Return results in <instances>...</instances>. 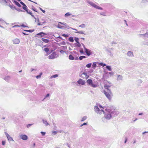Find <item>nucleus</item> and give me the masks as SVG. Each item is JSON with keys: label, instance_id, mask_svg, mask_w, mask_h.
Masks as SVG:
<instances>
[{"label": "nucleus", "instance_id": "obj_16", "mask_svg": "<svg viewBox=\"0 0 148 148\" xmlns=\"http://www.w3.org/2000/svg\"><path fill=\"white\" fill-rule=\"evenodd\" d=\"M106 51H107L110 56H113V53L111 52V50L108 48H106Z\"/></svg>", "mask_w": 148, "mask_h": 148}, {"label": "nucleus", "instance_id": "obj_45", "mask_svg": "<svg viewBox=\"0 0 148 148\" xmlns=\"http://www.w3.org/2000/svg\"><path fill=\"white\" fill-rule=\"evenodd\" d=\"M57 27L59 28H60V29H62L63 28V27L62 26H61V25H60L58 24V26H57Z\"/></svg>", "mask_w": 148, "mask_h": 148}, {"label": "nucleus", "instance_id": "obj_64", "mask_svg": "<svg viewBox=\"0 0 148 148\" xmlns=\"http://www.w3.org/2000/svg\"><path fill=\"white\" fill-rule=\"evenodd\" d=\"M57 133V132L56 131H54L52 132V133L54 134H56Z\"/></svg>", "mask_w": 148, "mask_h": 148}, {"label": "nucleus", "instance_id": "obj_42", "mask_svg": "<svg viewBox=\"0 0 148 148\" xmlns=\"http://www.w3.org/2000/svg\"><path fill=\"white\" fill-rule=\"evenodd\" d=\"M75 45L76 46L78 47H80L81 46V44H80L79 42L77 43Z\"/></svg>", "mask_w": 148, "mask_h": 148}, {"label": "nucleus", "instance_id": "obj_39", "mask_svg": "<svg viewBox=\"0 0 148 148\" xmlns=\"http://www.w3.org/2000/svg\"><path fill=\"white\" fill-rule=\"evenodd\" d=\"M141 35L148 38V32H146L145 34H141Z\"/></svg>", "mask_w": 148, "mask_h": 148}, {"label": "nucleus", "instance_id": "obj_14", "mask_svg": "<svg viewBox=\"0 0 148 148\" xmlns=\"http://www.w3.org/2000/svg\"><path fill=\"white\" fill-rule=\"evenodd\" d=\"M13 43L15 44H19L20 42L19 39L18 38H16L12 40Z\"/></svg>", "mask_w": 148, "mask_h": 148}, {"label": "nucleus", "instance_id": "obj_54", "mask_svg": "<svg viewBox=\"0 0 148 148\" xmlns=\"http://www.w3.org/2000/svg\"><path fill=\"white\" fill-rule=\"evenodd\" d=\"M19 27V25H14L12 27V28H15V27Z\"/></svg>", "mask_w": 148, "mask_h": 148}, {"label": "nucleus", "instance_id": "obj_31", "mask_svg": "<svg viewBox=\"0 0 148 148\" xmlns=\"http://www.w3.org/2000/svg\"><path fill=\"white\" fill-rule=\"evenodd\" d=\"M45 34L43 32H40L37 34V35L40 36L41 37H42L43 35H42Z\"/></svg>", "mask_w": 148, "mask_h": 148}, {"label": "nucleus", "instance_id": "obj_59", "mask_svg": "<svg viewBox=\"0 0 148 148\" xmlns=\"http://www.w3.org/2000/svg\"><path fill=\"white\" fill-rule=\"evenodd\" d=\"M66 145L69 147H70V145L68 143H66Z\"/></svg>", "mask_w": 148, "mask_h": 148}, {"label": "nucleus", "instance_id": "obj_33", "mask_svg": "<svg viewBox=\"0 0 148 148\" xmlns=\"http://www.w3.org/2000/svg\"><path fill=\"white\" fill-rule=\"evenodd\" d=\"M87 118V117L86 116H83L82 118V120H81V121H84Z\"/></svg>", "mask_w": 148, "mask_h": 148}, {"label": "nucleus", "instance_id": "obj_49", "mask_svg": "<svg viewBox=\"0 0 148 148\" xmlns=\"http://www.w3.org/2000/svg\"><path fill=\"white\" fill-rule=\"evenodd\" d=\"M62 36H64V37H68V35L66 34H63Z\"/></svg>", "mask_w": 148, "mask_h": 148}, {"label": "nucleus", "instance_id": "obj_61", "mask_svg": "<svg viewBox=\"0 0 148 148\" xmlns=\"http://www.w3.org/2000/svg\"><path fill=\"white\" fill-rule=\"evenodd\" d=\"M69 27L70 28V29H72L73 30H75L76 31H77V30L76 29L73 28H72V27Z\"/></svg>", "mask_w": 148, "mask_h": 148}, {"label": "nucleus", "instance_id": "obj_3", "mask_svg": "<svg viewBox=\"0 0 148 148\" xmlns=\"http://www.w3.org/2000/svg\"><path fill=\"white\" fill-rule=\"evenodd\" d=\"M94 108L95 112L97 114H100L102 113H103L104 114V115H105L106 114L105 112V110L104 111L102 109H99L98 107L96 106H95L94 107ZM104 116L105 115H104Z\"/></svg>", "mask_w": 148, "mask_h": 148}, {"label": "nucleus", "instance_id": "obj_51", "mask_svg": "<svg viewBox=\"0 0 148 148\" xmlns=\"http://www.w3.org/2000/svg\"><path fill=\"white\" fill-rule=\"evenodd\" d=\"M1 143L2 145H5V141L3 140L2 141Z\"/></svg>", "mask_w": 148, "mask_h": 148}, {"label": "nucleus", "instance_id": "obj_46", "mask_svg": "<svg viewBox=\"0 0 148 148\" xmlns=\"http://www.w3.org/2000/svg\"><path fill=\"white\" fill-rule=\"evenodd\" d=\"M40 133L42 134V136H45L46 134L45 132H40Z\"/></svg>", "mask_w": 148, "mask_h": 148}, {"label": "nucleus", "instance_id": "obj_32", "mask_svg": "<svg viewBox=\"0 0 148 148\" xmlns=\"http://www.w3.org/2000/svg\"><path fill=\"white\" fill-rule=\"evenodd\" d=\"M106 68L108 71H111L112 70L111 67L109 66H107Z\"/></svg>", "mask_w": 148, "mask_h": 148}, {"label": "nucleus", "instance_id": "obj_55", "mask_svg": "<svg viewBox=\"0 0 148 148\" xmlns=\"http://www.w3.org/2000/svg\"><path fill=\"white\" fill-rule=\"evenodd\" d=\"M20 3L23 6H25V5L24 3H23V2L21 1Z\"/></svg>", "mask_w": 148, "mask_h": 148}, {"label": "nucleus", "instance_id": "obj_63", "mask_svg": "<svg viewBox=\"0 0 148 148\" xmlns=\"http://www.w3.org/2000/svg\"><path fill=\"white\" fill-rule=\"evenodd\" d=\"M69 27L70 28V29H72L73 30H75L76 31H77V30L76 29L73 28H72V27Z\"/></svg>", "mask_w": 148, "mask_h": 148}, {"label": "nucleus", "instance_id": "obj_15", "mask_svg": "<svg viewBox=\"0 0 148 148\" xmlns=\"http://www.w3.org/2000/svg\"><path fill=\"white\" fill-rule=\"evenodd\" d=\"M44 50L47 53V54L45 55L46 56H47L50 53L49 49L48 48L46 47L45 48Z\"/></svg>", "mask_w": 148, "mask_h": 148}, {"label": "nucleus", "instance_id": "obj_4", "mask_svg": "<svg viewBox=\"0 0 148 148\" xmlns=\"http://www.w3.org/2000/svg\"><path fill=\"white\" fill-rule=\"evenodd\" d=\"M87 2L89 5H90V6L95 8L96 9L100 10H103V8H102L99 6H98L97 5L95 4V3H93V2L90 1H87Z\"/></svg>", "mask_w": 148, "mask_h": 148}, {"label": "nucleus", "instance_id": "obj_13", "mask_svg": "<svg viewBox=\"0 0 148 148\" xmlns=\"http://www.w3.org/2000/svg\"><path fill=\"white\" fill-rule=\"evenodd\" d=\"M77 83L79 84H81L82 85H84L85 83V81L82 79H80L77 81Z\"/></svg>", "mask_w": 148, "mask_h": 148}, {"label": "nucleus", "instance_id": "obj_53", "mask_svg": "<svg viewBox=\"0 0 148 148\" xmlns=\"http://www.w3.org/2000/svg\"><path fill=\"white\" fill-rule=\"evenodd\" d=\"M40 10H41L43 13H45V10H43L41 8H39Z\"/></svg>", "mask_w": 148, "mask_h": 148}, {"label": "nucleus", "instance_id": "obj_2", "mask_svg": "<svg viewBox=\"0 0 148 148\" xmlns=\"http://www.w3.org/2000/svg\"><path fill=\"white\" fill-rule=\"evenodd\" d=\"M103 92L107 98L110 101L111 100L113 96V94L111 90H109V91L108 92L104 90Z\"/></svg>", "mask_w": 148, "mask_h": 148}, {"label": "nucleus", "instance_id": "obj_22", "mask_svg": "<svg viewBox=\"0 0 148 148\" xmlns=\"http://www.w3.org/2000/svg\"><path fill=\"white\" fill-rule=\"evenodd\" d=\"M41 40H42V41L44 42H45L46 43H47L49 41V40L47 39H46L42 38L41 39Z\"/></svg>", "mask_w": 148, "mask_h": 148}, {"label": "nucleus", "instance_id": "obj_23", "mask_svg": "<svg viewBox=\"0 0 148 148\" xmlns=\"http://www.w3.org/2000/svg\"><path fill=\"white\" fill-rule=\"evenodd\" d=\"M14 3L16 5H17L18 7H21V5L20 4V3H18L17 1H14Z\"/></svg>", "mask_w": 148, "mask_h": 148}, {"label": "nucleus", "instance_id": "obj_17", "mask_svg": "<svg viewBox=\"0 0 148 148\" xmlns=\"http://www.w3.org/2000/svg\"><path fill=\"white\" fill-rule=\"evenodd\" d=\"M123 77L122 75H117V80L118 81L123 79Z\"/></svg>", "mask_w": 148, "mask_h": 148}, {"label": "nucleus", "instance_id": "obj_5", "mask_svg": "<svg viewBox=\"0 0 148 148\" xmlns=\"http://www.w3.org/2000/svg\"><path fill=\"white\" fill-rule=\"evenodd\" d=\"M87 2L89 5H90V6L95 8L96 9L100 10H103V8H102L99 6H98L97 5L95 4V3H93V2L90 1H87Z\"/></svg>", "mask_w": 148, "mask_h": 148}, {"label": "nucleus", "instance_id": "obj_48", "mask_svg": "<svg viewBox=\"0 0 148 148\" xmlns=\"http://www.w3.org/2000/svg\"><path fill=\"white\" fill-rule=\"evenodd\" d=\"M49 94H47L45 96V97L44 98V99H43V100L44 99H45V98H47V97H49Z\"/></svg>", "mask_w": 148, "mask_h": 148}, {"label": "nucleus", "instance_id": "obj_37", "mask_svg": "<svg viewBox=\"0 0 148 148\" xmlns=\"http://www.w3.org/2000/svg\"><path fill=\"white\" fill-rule=\"evenodd\" d=\"M99 64L101 65V66L104 67L105 66H106V64H105L103 63L102 62L100 63Z\"/></svg>", "mask_w": 148, "mask_h": 148}, {"label": "nucleus", "instance_id": "obj_57", "mask_svg": "<svg viewBox=\"0 0 148 148\" xmlns=\"http://www.w3.org/2000/svg\"><path fill=\"white\" fill-rule=\"evenodd\" d=\"M87 125V123H84L83 124H82L81 125H80V126L81 127H82V126H83L84 125Z\"/></svg>", "mask_w": 148, "mask_h": 148}, {"label": "nucleus", "instance_id": "obj_60", "mask_svg": "<svg viewBox=\"0 0 148 148\" xmlns=\"http://www.w3.org/2000/svg\"><path fill=\"white\" fill-rule=\"evenodd\" d=\"M32 124H29L27 125V127L28 128L30 126H31Z\"/></svg>", "mask_w": 148, "mask_h": 148}, {"label": "nucleus", "instance_id": "obj_19", "mask_svg": "<svg viewBox=\"0 0 148 148\" xmlns=\"http://www.w3.org/2000/svg\"><path fill=\"white\" fill-rule=\"evenodd\" d=\"M10 78L9 76H7L4 78V79L6 81L8 82L10 79Z\"/></svg>", "mask_w": 148, "mask_h": 148}, {"label": "nucleus", "instance_id": "obj_30", "mask_svg": "<svg viewBox=\"0 0 148 148\" xmlns=\"http://www.w3.org/2000/svg\"><path fill=\"white\" fill-rule=\"evenodd\" d=\"M10 7L11 9H12V10H14V9L15 10L16 9V8L15 7V6L13 5H10Z\"/></svg>", "mask_w": 148, "mask_h": 148}, {"label": "nucleus", "instance_id": "obj_12", "mask_svg": "<svg viewBox=\"0 0 148 148\" xmlns=\"http://www.w3.org/2000/svg\"><path fill=\"white\" fill-rule=\"evenodd\" d=\"M5 134L9 140L14 141L13 138L7 133L5 132Z\"/></svg>", "mask_w": 148, "mask_h": 148}, {"label": "nucleus", "instance_id": "obj_58", "mask_svg": "<svg viewBox=\"0 0 148 148\" xmlns=\"http://www.w3.org/2000/svg\"><path fill=\"white\" fill-rule=\"evenodd\" d=\"M79 52H80V53H81L82 54H83L84 53V51L83 50V49L82 50H80V51H79Z\"/></svg>", "mask_w": 148, "mask_h": 148}, {"label": "nucleus", "instance_id": "obj_50", "mask_svg": "<svg viewBox=\"0 0 148 148\" xmlns=\"http://www.w3.org/2000/svg\"><path fill=\"white\" fill-rule=\"evenodd\" d=\"M100 14L104 16H106L105 13L104 12H101L100 13Z\"/></svg>", "mask_w": 148, "mask_h": 148}, {"label": "nucleus", "instance_id": "obj_20", "mask_svg": "<svg viewBox=\"0 0 148 148\" xmlns=\"http://www.w3.org/2000/svg\"><path fill=\"white\" fill-rule=\"evenodd\" d=\"M58 76V74H56L55 75H54L51 76L49 77V79H51L53 78H56Z\"/></svg>", "mask_w": 148, "mask_h": 148}, {"label": "nucleus", "instance_id": "obj_40", "mask_svg": "<svg viewBox=\"0 0 148 148\" xmlns=\"http://www.w3.org/2000/svg\"><path fill=\"white\" fill-rule=\"evenodd\" d=\"M75 40L77 42H79V38L77 37H75L74 38Z\"/></svg>", "mask_w": 148, "mask_h": 148}, {"label": "nucleus", "instance_id": "obj_62", "mask_svg": "<svg viewBox=\"0 0 148 148\" xmlns=\"http://www.w3.org/2000/svg\"><path fill=\"white\" fill-rule=\"evenodd\" d=\"M69 27L70 28V29H72L73 30H75L76 31H77V30L76 29L73 28H72V27Z\"/></svg>", "mask_w": 148, "mask_h": 148}, {"label": "nucleus", "instance_id": "obj_44", "mask_svg": "<svg viewBox=\"0 0 148 148\" xmlns=\"http://www.w3.org/2000/svg\"><path fill=\"white\" fill-rule=\"evenodd\" d=\"M23 8L25 10H26L27 9V7L25 5V6H23Z\"/></svg>", "mask_w": 148, "mask_h": 148}, {"label": "nucleus", "instance_id": "obj_10", "mask_svg": "<svg viewBox=\"0 0 148 148\" xmlns=\"http://www.w3.org/2000/svg\"><path fill=\"white\" fill-rule=\"evenodd\" d=\"M80 77L83 78H85L87 79L89 77L88 75H87L86 73L84 72L81 74V75H79Z\"/></svg>", "mask_w": 148, "mask_h": 148}, {"label": "nucleus", "instance_id": "obj_21", "mask_svg": "<svg viewBox=\"0 0 148 148\" xmlns=\"http://www.w3.org/2000/svg\"><path fill=\"white\" fill-rule=\"evenodd\" d=\"M84 31L83 32L82 31H78L75 32V33H78V34H84V35L86 34H85L84 33Z\"/></svg>", "mask_w": 148, "mask_h": 148}, {"label": "nucleus", "instance_id": "obj_36", "mask_svg": "<svg viewBox=\"0 0 148 148\" xmlns=\"http://www.w3.org/2000/svg\"><path fill=\"white\" fill-rule=\"evenodd\" d=\"M86 57L84 56H81L79 58V60H82L83 59L86 58Z\"/></svg>", "mask_w": 148, "mask_h": 148}, {"label": "nucleus", "instance_id": "obj_28", "mask_svg": "<svg viewBox=\"0 0 148 148\" xmlns=\"http://www.w3.org/2000/svg\"><path fill=\"white\" fill-rule=\"evenodd\" d=\"M69 59L71 60H73L74 59V57L71 55H70L69 56Z\"/></svg>", "mask_w": 148, "mask_h": 148}, {"label": "nucleus", "instance_id": "obj_25", "mask_svg": "<svg viewBox=\"0 0 148 148\" xmlns=\"http://www.w3.org/2000/svg\"><path fill=\"white\" fill-rule=\"evenodd\" d=\"M43 123L46 126H47L49 125V124L48 123L47 121L45 120H42Z\"/></svg>", "mask_w": 148, "mask_h": 148}, {"label": "nucleus", "instance_id": "obj_9", "mask_svg": "<svg viewBox=\"0 0 148 148\" xmlns=\"http://www.w3.org/2000/svg\"><path fill=\"white\" fill-rule=\"evenodd\" d=\"M35 22L37 21L38 22V23L37 24V25H43V24L46 23V22L44 20V19H42L41 20L42 21V22L39 21V19L38 18L36 19V18Z\"/></svg>", "mask_w": 148, "mask_h": 148}, {"label": "nucleus", "instance_id": "obj_1", "mask_svg": "<svg viewBox=\"0 0 148 148\" xmlns=\"http://www.w3.org/2000/svg\"><path fill=\"white\" fill-rule=\"evenodd\" d=\"M106 113L105 116L102 118V121L104 122H107V120L110 119L112 117L117 116L119 114V111L115 110L113 107H107L105 109Z\"/></svg>", "mask_w": 148, "mask_h": 148}, {"label": "nucleus", "instance_id": "obj_35", "mask_svg": "<svg viewBox=\"0 0 148 148\" xmlns=\"http://www.w3.org/2000/svg\"><path fill=\"white\" fill-rule=\"evenodd\" d=\"M91 65L92 64L91 63H89L86 65V67L88 68H90L91 66Z\"/></svg>", "mask_w": 148, "mask_h": 148}, {"label": "nucleus", "instance_id": "obj_34", "mask_svg": "<svg viewBox=\"0 0 148 148\" xmlns=\"http://www.w3.org/2000/svg\"><path fill=\"white\" fill-rule=\"evenodd\" d=\"M79 27H81L82 28H84L86 27V25L84 24H82L79 25Z\"/></svg>", "mask_w": 148, "mask_h": 148}, {"label": "nucleus", "instance_id": "obj_18", "mask_svg": "<svg viewBox=\"0 0 148 148\" xmlns=\"http://www.w3.org/2000/svg\"><path fill=\"white\" fill-rule=\"evenodd\" d=\"M127 55L129 57L133 56V53L131 51H129L127 53Z\"/></svg>", "mask_w": 148, "mask_h": 148}, {"label": "nucleus", "instance_id": "obj_52", "mask_svg": "<svg viewBox=\"0 0 148 148\" xmlns=\"http://www.w3.org/2000/svg\"><path fill=\"white\" fill-rule=\"evenodd\" d=\"M19 27H27L25 25L23 24L20 25H19Z\"/></svg>", "mask_w": 148, "mask_h": 148}, {"label": "nucleus", "instance_id": "obj_29", "mask_svg": "<svg viewBox=\"0 0 148 148\" xmlns=\"http://www.w3.org/2000/svg\"><path fill=\"white\" fill-rule=\"evenodd\" d=\"M97 66V64H96V62H94L93 63L92 65V67L94 69H95V68Z\"/></svg>", "mask_w": 148, "mask_h": 148}, {"label": "nucleus", "instance_id": "obj_7", "mask_svg": "<svg viewBox=\"0 0 148 148\" xmlns=\"http://www.w3.org/2000/svg\"><path fill=\"white\" fill-rule=\"evenodd\" d=\"M82 45L85 50V53L88 56H89L90 55H91L92 53L91 51L89 49L86 48L83 44H82Z\"/></svg>", "mask_w": 148, "mask_h": 148}, {"label": "nucleus", "instance_id": "obj_56", "mask_svg": "<svg viewBox=\"0 0 148 148\" xmlns=\"http://www.w3.org/2000/svg\"><path fill=\"white\" fill-rule=\"evenodd\" d=\"M32 10L34 11L37 12V11L36 10V8L34 7L32 8Z\"/></svg>", "mask_w": 148, "mask_h": 148}, {"label": "nucleus", "instance_id": "obj_8", "mask_svg": "<svg viewBox=\"0 0 148 148\" xmlns=\"http://www.w3.org/2000/svg\"><path fill=\"white\" fill-rule=\"evenodd\" d=\"M58 57V56L56 53L53 52L49 56V59H52L55 58H57Z\"/></svg>", "mask_w": 148, "mask_h": 148}, {"label": "nucleus", "instance_id": "obj_26", "mask_svg": "<svg viewBox=\"0 0 148 148\" xmlns=\"http://www.w3.org/2000/svg\"><path fill=\"white\" fill-rule=\"evenodd\" d=\"M110 86L107 85H105L104 86L105 88L106 89H107L108 90V91H109V90H110V89H109V88H110Z\"/></svg>", "mask_w": 148, "mask_h": 148}, {"label": "nucleus", "instance_id": "obj_27", "mask_svg": "<svg viewBox=\"0 0 148 148\" xmlns=\"http://www.w3.org/2000/svg\"><path fill=\"white\" fill-rule=\"evenodd\" d=\"M69 41L72 42H74V39L72 37H70L69 38Z\"/></svg>", "mask_w": 148, "mask_h": 148}, {"label": "nucleus", "instance_id": "obj_47", "mask_svg": "<svg viewBox=\"0 0 148 148\" xmlns=\"http://www.w3.org/2000/svg\"><path fill=\"white\" fill-rule=\"evenodd\" d=\"M15 10H17L18 11V12H25V11H23L19 9H18H18L16 8Z\"/></svg>", "mask_w": 148, "mask_h": 148}, {"label": "nucleus", "instance_id": "obj_41", "mask_svg": "<svg viewBox=\"0 0 148 148\" xmlns=\"http://www.w3.org/2000/svg\"><path fill=\"white\" fill-rule=\"evenodd\" d=\"M25 31L27 32H32L34 31V30H25Z\"/></svg>", "mask_w": 148, "mask_h": 148}, {"label": "nucleus", "instance_id": "obj_38", "mask_svg": "<svg viewBox=\"0 0 148 148\" xmlns=\"http://www.w3.org/2000/svg\"><path fill=\"white\" fill-rule=\"evenodd\" d=\"M29 14H30L33 17H34V19H36V17L34 16V15H33L32 12L30 11H29Z\"/></svg>", "mask_w": 148, "mask_h": 148}, {"label": "nucleus", "instance_id": "obj_43", "mask_svg": "<svg viewBox=\"0 0 148 148\" xmlns=\"http://www.w3.org/2000/svg\"><path fill=\"white\" fill-rule=\"evenodd\" d=\"M42 75V73H41L39 75H37L36 76V77L37 79H38L39 78H40L41 76V75Z\"/></svg>", "mask_w": 148, "mask_h": 148}, {"label": "nucleus", "instance_id": "obj_24", "mask_svg": "<svg viewBox=\"0 0 148 148\" xmlns=\"http://www.w3.org/2000/svg\"><path fill=\"white\" fill-rule=\"evenodd\" d=\"M72 14L71 13H70L69 12H68L66 13L64 15V16L65 17H67L68 16L71 15Z\"/></svg>", "mask_w": 148, "mask_h": 148}, {"label": "nucleus", "instance_id": "obj_6", "mask_svg": "<svg viewBox=\"0 0 148 148\" xmlns=\"http://www.w3.org/2000/svg\"><path fill=\"white\" fill-rule=\"evenodd\" d=\"M87 83L91 86L93 88H96L97 87V85L93 84L92 80L90 79H88L87 81Z\"/></svg>", "mask_w": 148, "mask_h": 148}, {"label": "nucleus", "instance_id": "obj_11", "mask_svg": "<svg viewBox=\"0 0 148 148\" xmlns=\"http://www.w3.org/2000/svg\"><path fill=\"white\" fill-rule=\"evenodd\" d=\"M19 136L20 138L23 140H26L28 139L27 136L25 134H21Z\"/></svg>", "mask_w": 148, "mask_h": 148}]
</instances>
